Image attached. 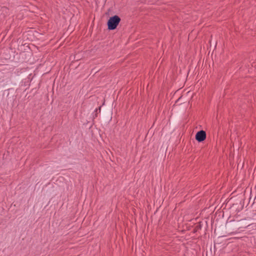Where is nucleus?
<instances>
[{
  "label": "nucleus",
  "mask_w": 256,
  "mask_h": 256,
  "mask_svg": "<svg viewBox=\"0 0 256 256\" xmlns=\"http://www.w3.org/2000/svg\"><path fill=\"white\" fill-rule=\"evenodd\" d=\"M120 21V18L118 16L110 17L108 22V28L113 30L116 28Z\"/></svg>",
  "instance_id": "1"
},
{
  "label": "nucleus",
  "mask_w": 256,
  "mask_h": 256,
  "mask_svg": "<svg viewBox=\"0 0 256 256\" xmlns=\"http://www.w3.org/2000/svg\"><path fill=\"white\" fill-rule=\"evenodd\" d=\"M206 138V133L204 130L198 132L196 135V139L199 142L204 141Z\"/></svg>",
  "instance_id": "2"
}]
</instances>
